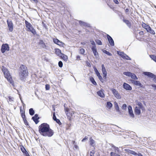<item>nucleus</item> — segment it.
Here are the masks:
<instances>
[{"instance_id":"nucleus-6","label":"nucleus","mask_w":156,"mask_h":156,"mask_svg":"<svg viewBox=\"0 0 156 156\" xmlns=\"http://www.w3.org/2000/svg\"><path fill=\"white\" fill-rule=\"evenodd\" d=\"M131 83L134 85L136 86H138L139 87V88H144V87L139 81L138 80H130Z\"/></svg>"},{"instance_id":"nucleus-20","label":"nucleus","mask_w":156,"mask_h":156,"mask_svg":"<svg viewBox=\"0 0 156 156\" xmlns=\"http://www.w3.org/2000/svg\"><path fill=\"white\" fill-rule=\"evenodd\" d=\"M97 94L101 98H103L105 97V95L102 90H101L97 92Z\"/></svg>"},{"instance_id":"nucleus-47","label":"nucleus","mask_w":156,"mask_h":156,"mask_svg":"<svg viewBox=\"0 0 156 156\" xmlns=\"http://www.w3.org/2000/svg\"><path fill=\"white\" fill-rule=\"evenodd\" d=\"M90 41L91 44L93 45L91 48H93V47H94V48H96V45L94 41L93 40H90Z\"/></svg>"},{"instance_id":"nucleus-28","label":"nucleus","mask_w":156,"mask_h":156,"mask_svg":"<svg viewBox=\"0 0 156 156\" xmlns=\"http://www.w3.org/2000/svg\"><path fill=\"white\" fill-rule=\"evenodd\" d=\"M112 147L114 148V151L115 152H117V153H120L121 152V151L119 150V148L118 147H116L113 145H112Z\"/></svg>"},{"instance_id":"nucleus-27","label":"nucleus","mask_w":156,"mask_h":156,"mask_svg":"<svg viewBox=\"0 0 156 156\" xmlns=\"http://www.w3.org/2000/svg\"><path fill=\"white\" fill-rule=\"evenodd\" d=\"M59 57L65 61H67L68 59L67 56L63 53H62Z\"/></svg>"},{"instance_id":"nucleus-29","label":"nucleus","mask_w":156,"mask_h":156,"mask_svg":"<svg viewBox=\"0 0 156 156\" xmlns=\"http://www.w3.org/2000/svg\"><path fill=\"white\" fill-rule=\"evenodd\" d=\"M101 68H102V71L103 75L107 74V73L105 68L104 64H102L101 65Z\"/></svg>"},{"instance_id":"nucleus-3","label":"nucleus","mask_w":156,"mask_h":156,"mask_svg":"<svg viewBox=\"0 0 156 156\" xmlns=\"http://www.w3.org/2000/svg\"><path fill=\"white\" fill-rule=\"evenodd\" d=\"M9 47L8 44L6 43L3 44L1 46V52L2 53H4L6 51H9Z\"/></svg>"},{"instance_id":"nucleus-61","label":"nucleus","mask_w":156,"mask_h":156,"mask_svg":"<svg viewBox=\"0 0 156 156\" xmlns=\"http://www.w3.org/2000/svg\"><path fill=\"white\" fill-rule=\"evenodd\" d=\"M94 71H95V73L99 72L98 70L97 69V68L95 66H94Z\"/></svg>"},{"instance_id":"nucleus-38","label":"nucleus","mask_w":156,"mask_h":156,"mask_svg":"<svg viewBox=\"0 0 156 156\" xmlns=\"http://www.w3.org/2000/svg\"><path fill=\"white\" fill-rule=\"evenodd\" d=\"M132 73L130 72L127 71V72H124L123 73V74L126 76L130 77L131 76V75Z\"/></svg>"},{"instance_id":"nucleus-1","label":"nucleus","mask_w":156,"mask_h":156,"mask_svg":"<svg viewBox=\"0 0 156 156\" xmlns=\"http://www.w3.org/2000/svg\"><path fill=\"white\" fill-rule=\"evenodd\" d=\"M38 131L40 134L45 137H51L54 134V131L51 129L47 123H44L38 127Z\"/></svg>"},{"instance_id":"nucleus-25","label":"nucleus","mask_w":156,"mask_h":156,"mask_svg":"<svg viewBox=\"0 0 156 156\" xmlns=\"http://www.w3.org/2000/svg\"><path fill=\"white\" fill-rule=\"evenodd\" d=\"M89 80L91 82V83L94 85L96 86L97 85V83L95 81L94 78L93 77L90 76L89 77Z\"/></svg>"},{"instance_id":"nucleus-13","label":"nucleus","mask_w":156,"mask_h":156,"mask_svg":"<svg viewBox=\"0 0 156 156\" xmlns=\"http://www.w3.org/2000/svg\"><path fill=\"white\" fill-rule=\"evenodd\" d=\"M40 119L38 117V114H36L34 115L33 116L32 118V119L34 122L35 123L37 124L39 122V119Z\"/></svg>"},{"instance_id":"nucleus-10","label":"nucleus","mask_w":156,"mask_h":156,"mask_svg":"<svg viewBox=\"0 0 156 156\" xmlns=\"http://www.w3.org/2000/svg\"><path fill=\"white\" fill-rule=\"evenodd\" d=\"M53 42L55 44L59 46L63 47L64 45V43L57 38H53Z\"/></svg>"},{"instance_id":"nucleus-31","label":"nucleus","mask_w":156,"mask_h":156,"mask_svg":"<svg viewBox=\"0 0 156 156\" xmlns=\"http://www.w3.org/2000/svg\"><path fill=\"white\" fill-rule=\"evenodd\" d=\"M137 105L139 106L140 109H141L142 110H144V108L142 105V104L140 102H138L137 103Z\"/></svg>"},{"instance_id":"nucleus-40","label":"nucleus","mask_w":156,"mask_h":156,"mask_svg":"<svg viewBox=\"0 0 156 156\" xmlns=\"http://www.w3.org/2000/svg\"><path fill=\"white\" fill-rule=\"evenodd\" d=\"M150 57L153 60L154 62H156V56L154 55H150Z\"/></svg>"},{"instance_id":"nucleus-53","label":"nucleus","mask_w":156,"mask_h":156,"mask_svg":"<svg viewBox=\"0 0 156 156\" xmlns=\"http://www.w3.org/2000/svg\"><path fill=\"white\" fill-rule=\"evenodd\" d=\"M95 153V151L94 150H92L90 152V156H94V154Z\"/></svg>"},{"instance_id":"nucleus-21","label":"nucleus","mask_w":156,"mask_h":156,"mask_svg":"<svg viewBox=\"0 0 156 156\" xmlns=\"http://www.w3.org/2000/svg\"><path fill=\"white\" fill-rule=\"evenodd\" d=\"M39 44L43 48L47 49V46L45 44V43L42 40L40 41L39 42Z\"/></svg>"},{"instance_id":"nucleus-22","label":"nucleus","mask_w":156,"mask_h":156,"mask_svg":"<svg viewBox=\"0 0 156 156\" xmlns=\"http://www.w3.org/2000/svg\"><path fill=\"white\" fill-rule=\"evenodd\" d=\"M123 22L125 23L130 28L131 27V25L130 22L128 20L125 19H123Z\"/></svg>"},{"instance_id":"nucleus-57","label":"nucleus","mask_w":156,"mask_h":156,"mask_svg":"<svg viewBox=\"0 0 156 156\" xmlns=\"http://www.w3.org/2000/svg\"><path fill=\"white\" fill-rule=\"evenodd\" d=\"M86 64H87V66L89 67H90L91 66V64L90 63V62H88L87 61L86 62Z\"/></svg>"},{"instance_id":"nucleus-15","label":"nucleus","mask_w":156,"mask_h":156,"mask_svg":"<svg viewBox=\"0 0 156 156\" xmlns=\"http://www.w3.org/2000/svg\"><path fill=\"white\" fill-rule=\"evenodd\" d=\"M91 49L94 53V55L96 58L98 56V54L97 51V49L96 48H94V47L91 48Z\"/></svg>"},{"instance_id":"nucleus-34","label":"nucleus","mask_w":156,"mask_h":156,"mask_svg":"<svg viewBox=\"0 0 156 156\" xmlns=\"http://www.w3.org/2000/svg\"><path fill=\"white\" fill-rule=\"evenodd\" d=\"M130 77H131L132 79L134 80L138 79V78L136 75L135 74L133 73H132Z\"/></svg>"},{"instance_id":"nucleus-5","label":"nucleus","mask_w":156,"mask_h":156,"mask_svg":"<svg viewBox=\"0 0 156 156\" xmlns=\"http://www.w3.org/2000/svg\"><path fill=\"white\" fill-rule=\"evenodd\" d=\"M111 90L112 91V93L118 99H120L121 98V95L119 94L118 93V91L116 90L114 88H112Z\"/></svg>"},{"instance_id":"nucleus-54","label":"nucleus","mask_w":156,"mask_h":156,"mask_svg":"<svg viewBox=\"0 0 156 156\" xmlns=\"http://www.w3.org/2000/svg\"><path fill=\"white\" fill-rule=\"evenodd\" d=\"M85 52L83 48H81L80 50V53L81 54H83Z\"/></svg>"},{"instance_id":"nucleus-63","label":"nucleus","mask_w":156,"mask_h":156,"mask_svg":"<svg viewBox=\"0 0 156 156\" xmlns=\"http://www.w3.org/2000/svg\"><path fill=\"white\" fill-rule=\"evenodd\" d=\"M113 2L116 4H118L119 3V2L118 0H113Z\"/></svg>"},{"instance_id":"nucleus-35","label":"nucleus","mask_w":156,"mask_h":156,"mask_svg":"<svg viewBox=\"0 0 156 156\" xmlns=\"http://www.w3.org/2000/svg\"><path fill=\"white\" fill-rule=\"evenodd\" d=\"M29 30L34 35L36 34V32L34 28L33 27H32L31 28H30V29H29Z\"/></svg>"},{"instance_id":"nucleus-41","label":"nucleus","mask_w":156,"mask_h":156,"mask_svg":"<svg viewBox=\"0 0 156 156\" xmlns=\"http://www.w3.org/2000/svg\"><path fill=\"white\" fill-rule=\"evenodd\" d=\"M103 52L104 53L107 54L108 56H111L112 55V54L109 52V51L106 50H104L103 51Z\"/></svg>"},{"instance_id":"nucleus-4","label":"nucleus","mask_w":156,"mask_h":156,"mask_svg":"<svg viewBox=\"0 0 156 156\" xmlns=\"http://www.w3.org/2000/svg\"><path fill=\"white\" fill-rule=\"evenodd\" d=\"M4 75L5 77L7 80L12 85L14 86V83L9 72L5 74H4Z\"/></svg>"},{"instance_id":"nucleus-23","label":"nucleus","mask_w":156,"mask_h":156,"mask_svg":"<svg viewBox=\"0 0 156 156\" xmlns=\"http://www.w3.org/2000/svg\"><path fill=\"white\" fill-rule=\"evenodd\" d=\"M114 106H115V109L116 110V111L117 112H120V110H119V105H118V104L117 103V102H116V101H115L114 102Z\"/></svg>"},{"instance_id":"nucleus-36","label":"nucleus","mask_w":156,"mask_h":156,"mask_svg":"<svg viewBox=\"0 0 156 156\" xmlns=\"http://www.w3.org/2000/svg\"><path fill=\"white\" fill-rule=\"evenodd\" d=\"M122 58L124 59L128 60H131V58L127 55L125 54H124L123 56L122 57Z\"/></svg>"},{"instance_id":"nucleus-52","label":"nucleus","mask_w":156,"mask_h":156,"mask_svg":"<svg viewBox=\"0 0 156 156\" xmlns=\"http://www.w3.org/2000/svg\"><path fill=\"white\" fill-rule=\"evenodd\" d=\"M45 89L46 90H48L50 89V86L49 84H46L45 87Z\"/></svg>"},{"instance_id":"nucleus-45","label":"nucleus","mask_w":156,"mask_h":156,"mask_svg":"<svg viewBox=\"0 0 156 156\" xmlns=\"http://www.w3.org/2000/svg\"><path fill=\"white\" fill-rule=\"evenodd\" d=\"M110 155L111 156H120V155L118 154L113 152H111L110 153Z\"/></svg>"},{"instance_id":"nucleus-48","label":"nucleus","mask_w":156,"mask_h":156,"mask_svg":"<svg viewBox=\"0 0 156 156\" xmlns=\"http://www.w3.org/2000/svg\"><path fill=\"white\" fill-rule=\"evenodd\" d=\"M21 116L23 119H24L26 118V115L24 111V112H22V113H21Z\"/></svg>"},{"instance_id":"nucleus-17","label":"nucleus","mask_w":156,"mask_h":156,"mask_svg":"<svg viewBox=\"0 0 156 156\" xmlns=\"http://www.w3.org/2000/svg\"><path fill=\"white\" fill-rule=\"evenodd\" d=\"M6 98L8 102L10 104H11L13 102L14 100V98L10 96H7Z\"/></svg>"},{"instance_id":"nucleus-44","label":"nucleus","mask_w":156,"mask_h":156,"mask_svg":"<svg viewBox=\"0 0 156 156\" xmlns=\"http://www.w3.org/2000/svg\"><path fill=\"white\" fill-rule=\"evenodd\" d=\"M127 107V105L126 104H123L121 107V108L122 110L126 111V109Z\"/></svg>"},{"instance_id":"nucleus-49","label":"nucleus","mask_w":156,"mask_h":156,"mask_svg":"<svg viewBox=\"0 0 156 156\" xmlns=\"http://www.w3.org/2000/svg\"><path fill=\"white\" fill-rule=\"evenodd\" d=\"M54 120L59 125H60L62 124V123L61 122H60V120H59V119L56 118V119H55V120Z\"/></svg>"},{"instance_id":"nucleus-51","label":"nucleus","mask_w":156,"mask_h":156,"mask_svg":"<svg viewBox=\"0 0 156 156\" xmlns=\"http://www.w3.org/2000/svg\"><path fill=\"white\" fill-rule=\"evenodd\" d=\"M24 122L26 126H28L29 125V123L28 122L27 120H26V119H23Z\"/></svg>"},{"instance_id":"nucleus-19","label":"nucleus","mask_w":156,"mask_h":156,"mask_svg":"<svg viewBox=\"0 0 156 156\" xmlns=\"http://www.w3.org/2000/svg\"><path fill=\"white\" fill-rule=\"evenodd\" d=\"M25 23L26 27L28 29V30L30 29V28H31V27H33L32 25L27 21L25 20Z\"/></svg>"},{"instance_id":"nucleus-64","label":"nucleus","mask_w":156,"mask_h":156,"mask_svg":"<svg viewBox=\"0 0 156 156\" xmlns=\"http://www.w3.org/2000/svg\"><path fill=\"white\" fill-rule=\"evenodd\" d=\"M125 12L127 14H128V13H129V9H128V8H126L125 9Z\"/></svg>"},{"instance_id":"nucleus-7","label":"nucleus","mask_w":156,"mask_h":156,"mask_svg":"<svg viewBox=\"0 0 156 156\" xmlns=\"http://www.w3.org/2000/svg\"><path fill=\"white\" fill-rule=\"evenodd\" d=\"M7 22L9 30L11 32H12L13 29V25L12 21L7 20Z\"/></svg>"},{"instance_id":"nucleus-11","label":"nucleus","mask_w":156,"mask_h":156,"mask_svg":"<svg viewBox=\"0 0 156 156\" xmlns=\"http://www.w3.org/2000/svg\"><path fill=\"white\" fill-rule=\"evenodd\" d=\"M20 149L21 151L23 152V155L24 156H30L28 153L23 145H21L20 146Z\"/></svg>"},{"instance_id":"nucleus-8","label":"nucleus","mask_w":156,"mask_h":156,"mask_svg":"<svg viewBox=\"0 0 156 156\" xmlns=\"http://www.w3.org/2000/svg\"><path fill=\"white\" fill-rule=\"evenodd\" d=\"M144 74L149 77L153 78L154 80H156V76L154 74L149 72H145L144 73Z\"/></svg>"},{"instance_id":"nucleus-30","label":"nucleus","mask_w":156,"mask_h":156,"mask_svg":"<svg viewBox=\"0 0 156 156\" xmlns=\"http://www.w3.org/2000/svg\"><path fill=\"white\" fill-rule=\"evenodd\" d=\"M2 70L4 74H5L6 73H8V72H9L7 69L4 66H2Z\"/></svg>"},{"instance_id":"nucleus-33","label":"nucleus","mask_w":156,"mask_h":156,"mask_svg":"<svg viewBox=\"0 0 156 156\" xmlns=\"http://www.w3.org/2000/svg\"><path fill=\"white\" fill-rule=\"evenodd\" d=\"M29 112L30 115L33 116L34 115L35 112L33 108H30L29 110Z\"/></svg>"},{"instance_id":"nucleus-58","label":"nucleus","mask_w":156,"mask_h":156,"mask_svg":"<svg viewBox=\"0 0 156 156\" xmlns=\"http://www.w3.org/2000/svg\"><path fill=\"white\" fill-rule=\"evenodd\" d=\"M96 74L97 76L98 77V78H99L100 77H101V75L100 73L99 72L96 73Z\"/></svg>"},{"instance_id":"nucleus-60","label":"nucleus","mask_w":156,"mask_h":156,"mask_svg":"<svg viewBox=\"0 0 156 156\" xmlns=\"http://www.w3.org/2000/svg\"><path fill=\"white\" fill-rule=\"evenodd\" d=\"M94 71H95V73L99 72L98 70L97 69V68L95 66H94Z\"/></svg>"},{"instance_id":"nucleus-14","label":"nucleus","mask_w":156,"mask_h":156,"mask_svg":"<svg viewBox=\"0 0 156 156\" xmlns=\"http://www.w3.org/2000/svg\"><path fill=\"white\" fill-rule=\"evenodd\" d=\"M128 110L129 115L130 116L134 118V115L133 113L132 107L131 105H129L128 106Z\"/></svg>"},{"instance_id":"nucleus-43","label":"nucleus","mask_w":156,"mask_h":156,"mask_svg":"<svg viewBox=\"0 0 156 156\" xmlns=\"http://www.w3.org/2000/svg\"><path fill=\"white\" fill-rule=\"evenodd\" d=\"M125 151H126L127 153H128V154H132V153L133 151L131 150L128 149H125Z\"/></svg>"},{"instance_id":"nucleus-12","label":"nucleus","mask_w":156,"mask_h":156,"mask_svg":"<svg viewBox=\"0 0 156 156\" xmlns=\"http://www.w3.org/2000/svg\"><path fill=\"white\" fill-rule=\"evenodd\" d=\"M122 87L123 88L126 90H131L132 89L130 85L126 83H123Z\"/></svg>"},{"instance_id":"nucleus-2","label":"nucleus","mask_w":156,"mask_h":156,"mask_svg":"<svg viewBox=\"0 0 156 156\" xmlns=\"http://www.w3.org/2000/svg\"><path fill=\"white\" fill-rule=\"evenodd\" d=\"M19 76L20 79L22 81H25V78L28 75V71L27 67L23 65H21L20 67Z\"/></svg>"},{"instance_id":"nucleus-50","label":"nucleus","mask_w":156,"mask_h":156,"mask_svg":"<svg viewBox=\"0 0 156 156\" xmlns=\"http://www.w3.org/2000/svg\"><path fill=\"white\" fill-rule=\"evenodd\" d=\"M63 63L61 61H59L58 62V65L59 67L62 68L63 66Z\"/></svg>"},{"instance_id":"nucleus-16","label":"nucleus","mask_w":156,"mask_h":156,"mask_svg":"<svg viewBox=\"0 0 156 156\" xmlns=\"http://www.w3.org/2000/svg\"><path fill=\"white\" fill-rule=\"evenodd\" d=\"M79 23L81 26L84 27H90V24L81 20L79 21Z\"/></svg>"},{"instance_id":"nucleus-26","label":"nucleus","mask_w":156,"mask_h":156,"mask_svg":"<svg viewBox=\"0 0 156 156\" xmlns=\"http://www.w3.org/2000/svg\"><path fill=\"white\" fill-rule=\"evenodd\" d=\"M90 144L91 146L93 147H94L95 145V140H93L91 137L90 139Z\"/></svg>"},{"instance_id":"nucleus-24","label":"nucleus","mask_w":156,"mask_h":156,"mask_svg":"<svg viewBox=\"0 0 156 156\" xmlns=\"http://www.w3.org/2000/svg\"><path fill=\"white\" fill-rule=\"evenodd\" d=\"M134 112L136 115H139L141 113V111L140 108L137 107H136L134 110Z\"/></svg>"},{"instance_id":"nucleus-56","label":"nucleus","mask_w":156,"mask_h":156,"mask_svg":"<svg viewBox=\"0 0 156 156\" xmlns=\"http://www.w3.org/2000/svg\"><path fill=\"white\" fill-rule=\"evenodd\" d=\"M56 117L55 115V112H54L53 113V120H55V119H56Z\"/></svg>"},{"instance_id":"nucleus-62","label":"nucleus","mask_w":156,"mask_h":156,"mask_svg":"<svg viewBox=\"0 0 156 156\" xmlns=\"http://www.w3.org/2000/svg\"><path fill=\"white\" fill-rule=\"evenodd\" d=\"M103 75V79L105 80H106V79H107V74H105V75Z\"/></svg>"},{"instance_id":"nucleus-42","label":"nucleus","mask_w":156,"mask_h":156,"mask_svg":"<svg viewBox=\"0 0 156 156\" xmlns=\"http://www.w3.org/2000/svg\"><path fill=\"white\" fill-rule=\"evenodd\" d=\"M147 32L150 33L151 34H155V32L154 31L152 30L151 27L149 29V30H147Z\"/></svg>"},{"instance_id":"nucleus-9","label":"nucleus","mask_w":156,"mask_h":156,"mask_svg":"<svg viewBox=\"0 0 156 156\" xmlns=\"http://www.w3.org/2000/svg\"><path fill=\"white\" fill-rule=\"evenodd\" d=\"M107 37L110 45L111 46H114L115 45L114 42L112 37L109 35L107 34Z\"/></svg>"},{"instance_id":"nucleus-39","label":"nucleus","mask_w":156,"mask_h":156,"mask_svg":"<svg viewBox=\"0 0 156 156\" xmlns=\"http://www.w3.org/2000/svg\"><path fill=\"white\" fill-rule=\"evenodd\" d=\"M117 54L122 58V57L123 56L125 53L123 52L117 51Z\"/></svg>"},{"instance_id":"nucleus-18","label":"nucleus","mask_w":156,"mask_h":156,"mask_svg":"<svg viewBox=\"0 0 156 156\" xmlns=\"http://www.w3.org/2000/svg\"><path fill=\"white\" fill-rule=\"evenodd\" d=\"M55 53L59 57L60 56L62 53L61 52V51L58 48H55Z\"/></svg>"},{"instance_id":"nucleus-55","label":"nucleus","mask_w":156,"mask_h":156,"mask_svg":"<svg viewBox=\"0 0 156 156\" xmlns=\"http://www.w3.org/2000/svg\"><path fill=\"white\" fill-rule=\"evenodd\" d=\"M98 79L102 83H104V82L105 80L102 78V76Z\"/></svg>"},{"instance_id":"nucleus-37","label":"nucleus","mask_w":156,"mask_h":156,"mask_svg":"<svg viewBox=\"0 0 156 156\" xmlns=\"http://www.w3.org/2000/svg\"><path fill=\"white\" fill-rule=\"evenodd\" d=\"M106 105L108 108H111L113 106L112 104L110 101L107 102Z\"/></svg>"},{"instance_id":"nucleus-32","label":"nucleus","mask_w":156,"mask_h":156,"mask_svg":"<svg viewBox=\"0 0 156 156\" xmlns=\"http://www.w3.org/2000/svg\"><path fill=\"white\" fill-rule=\"evenodd\" d=\"M142 27L145 29L147 31L151 28L149 26L146 24L145 23H144L143 24Z\"/></svg>"},{"instance_id":"nucleus-46","label":"nucleus","mask_w":156,"mask_h":156,"mask_svg":"<svg viewBox=\"0 0 156 156\" xmlns=\"http://www.w3.org/2000/svg\"><path fill=\"white\" fill-rule=\"evenodd\" d=\"M95 41L97 44L99 45H101L102 44V42L100 40L96 39L95 40Z\"/></svg>"},{"instance_id":"nucleus-59","label":"nucleus","mask_w":156,"mask_h":156,"mask_svg":"<svg viewBox=\"0 0 156 156\" xmlns=\"http://www.w3.org/2000/svg\"><path fill=\"white\" fill-rule=\"evenodd\" d=\"M138 154V153H137L136 152L133 151L132 154L134 155L135 156H137Z\"/></svg>"}]
</instances>
